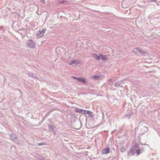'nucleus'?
<instances>
[{"instance_id": "nucleus-1", "label": "nucleus", "mask_w": 160, "mask_h": 160, "mask_svg": "<svg viewBox=\"0 0 160 160\" xmlns=\"http://www.w3.org/2000/svg\"><path fill=\"white\" fill-rule=\"evenodd\" d=\"M139 148V145L137 144H135L130 149V152L128 153V155L129 156L130 154H131V155H133L136 153L137 155L140 154V149Z\"/></svg>"}, {"instance_id": "nucleus-2", "label": "nucleus", "mask_w": 160, "mask_h": 160, "mask_svg": "<svg viewBox=\"0 0 160 160\" xmlns=\"http://www.w3.org/2000/svg\"><path fill=\"white\" fill-rule=\"evenodd\" d=\"M36 44V43L33 40L29 39L26 41V46L29 48H34Z\"/></svg>"}, {"instance_id": "nucleus-3", "label": "nucleus", "mask_w": 160, "mask_h": 160, "mask_svg": "<svg viewBox=\"0 0 160 160\" xmlns=\"http://www.w3.org/2000/svg\"><path fill=\"white\" fill-rule=\"evenodd\" d=\"M46 30V29L45 28L43 29L42 31H39L37 34V38H38L42 37L43 36Z\"/></svg>"}, {"instance_id": "nucleus-4", "label": "nucleus", "mask_w": 160, "mask_h": 160, "mask_svg": "<svg viewBox=\"0 0 160 160\" xmlns=\"http://www.w3.org/2000/svg\"><path fill=\"white\" fill-rule=\"evenodd\" d=\"M92 56L96 60H99L100 59V57L98 55L95 53H93L92 54Z\"/></svg>"}, {"instance_id": "nucleus-5", "label": "nucleus", "mask_w": 160, "mask_h": 160, "mask_svg": "<svg viewBox=\"0 0 160 160\" xmlns=\"http://www.w3.org/2000/svg\"><path fill=\"white\" fill-rule=\"evenodd\" d=\"M10 138L12 140L15 141L17 139V137L15 134H12L10 135Z\"/></svg>"}, {"instance_id": "nucleus-6", "label": "nucleus", "mask_w": 160, "mask_h": 160, "mask_svg": "<svg viewBox=\"0 0 160 160\" xmlns=\"http://www.w3.org/2000/svg\"><path fill=\"white\" fill-rule=\"evenodd\" d=\"M110 151V149L109 148H107L106 149H104L102 151L103 154H107Z\"/></svg>"}, {"instance_id": "nucleus-7", "label": "nucleus", "mask_w": 160, "mask_h": 160, "mask_svg": "<svg viewBox=\"0 0 160 160\" xmlns=\"http://www.w3.org/2000/svg\"><path fill=\"white\" fill-rule=\"evenodd\" d=\"M99 56L101 57V59L102 61H106L107 60V57L106 56H103L102 54H99Z\"/></svg>"}, {"instance_id": "nucleus-8", "label": "nucleus", "mask_w": 160, "mask_h": 160, "mask_svg": "<svg viewBox=\"0 0 160 160\" xmlns=\"http://www.w3.org/2000/svg\"><path fill=\"white\" fill-rule=\"evenodd\" d=\"M140 48H135L133 50V52L139 54L140 52Z\"/></svg>"}, {"instance_id": "nucleus-9", "label": "nucleus", "mask_w": 160, "mask_h": 160, "mask_svg": "<svg viewBox=\"0 0 160 160\" xmlns=\"http://www.w3.org/2000/svg\"><path fill=\"white\" fill-rule=\"evenodd\" d=\"M79 82H82L84 84H86L87 83L85 79L84 78H80Z\"/></svg>"}, {"instance_id": "nucleus-10", "label": "nucleus", "mask_w": 160, "mask_h": 160, "mask_svg": "<svg viewBox=\"0 0 160 160\" xmlns=\"http://www.w3.org/2000/svg\"><path fill=\"white\" fill-rule=\"evenodd\" d=\"M82 110L81 109L76 108L75 110V112H77L79 113H82Z\"/></svg>"}, {"instance_id": "nucleus-11", "label": "nucleus", "mask_w": 160, "mask_h": 160, "mask_svg": "<svg viewBox=\"0 0 160 160\" xmlns=\"http://www.w3.org/2000/svg\"><path fill=\"white\" fill-rule=\"evenodd\" d=\"M92 78L94 79H98L100 78V76L99 75H95L92 76Z\"/></svg>"}, {"instance_id": "nucleus-12", "label": "nucleus", "mask_w": 160, "mask_h": 160, "mask_svg": "<svg viewBox=\"0 0 160 160\" xmlns=\"http://www.w3.org/2000/svg\"><path fill=\"white\" fill-rule=\"evenodd\" d=\"M146 53V52L145 51H143V50L142 49H140V52H139V53H140V54H144Z\"/></svg>"}, {"instance_id": "nucleus-13", "label": "nucleus", "mask_w": 160, "mask_h": 160, "mask_svg": "<svg viewBox=\"0 0 160 160\" xmlns=\"http://www.w3.org/2000/svg\"><path fill=\"white\" fill-rule=\"evenodd\" d=\"M121 83V82H118L115 83L114 84V86L115 87H118Z\"/></svg>"}, {"instance_id": "nucleus-14", "label": "nucleus", "mask_w": 160, "mask_h": 160, "mask_svg": "<svg viewBox=\"0 0 160 160\" xmlns=\"http://www.w3.org/2000/svg\"><path fill=\"white\" fill-rule=\"evenodd\" d=\"M75 60H72L69 63V65H73V64H75Z\"/></svg>"}, {"instance_id": "nucleus-15", "label": "nucleus", "mask_w": 160, "mask_h": 160, "mask_svg": "<svg viewBox=\"0 0 160 160\" xmlns=\"http://www.w3.org/2000/svg\"><path fill=\"white\" fill-rule=\"evenodd\" d=\"M48 128H49L50 129H51V130L53 128V127L50 125H48Z\"/></svg>"}, {"instance_id": "nucleus-16", "label": "nucleus", "mask_w": 160, "mask_h": 160, "mask_svg": "<svg viewBox=\"0 0 160 160\" xmlns=\"http://www.w3.org/2000/svg\"><path fill=\"white\" fill-rule=\"evenodd\" d=\"M88 114L90 117H92L93 116L92 112L91 111L89 112V113H88Z\"/></svg>"}, {"instance_id": "nucleus-17", "label": "nucleus", "mask_w": 160, "mask_h": 160, "mask_svg": "<svg viewBox=\"0 0 160 160\" xmlns=\"http://www.w3.org/2000/svg\"><path fill=\"white\" fill-rule=\"evenodd\" d=\"M73 78L74 79H76L77 80H78V81H79V80H80V78H78V77H73Z\"/></svg>"}, {"instance_id": "nucleus-18", "label": "nucleus", "mask_w": 160, "mask_h": 160, "mask_svg": "<svg viewBox=\"0 0 160 160\" xmlns=\"http://www.w3.org/2000/svg\"><path fill=\"white\" fill-rule=\"evenodd\" d=\"M44 145V143H37V145L38 146H41L43 145Z\"/></svg>"}, {"instance_id": "nucleus-19", "label": "nucleus", "mask_w": 160, "mask_h": 160, "mask_svg": "<svg viewBox=\"0 0 160 160\" xmlns=\"http://www.w3.org/2000/svg\"><path fill=\"white\" fill-rule=\"evenodd\" d=\"M75 64L76 65L78 64L79 63V61L77 60H75Z\"/></svg>"}, {"instance_id": "nucleus-20", "label": "nucleus", "mask_w": 160, "mask_h": 160, "mask_svg": "<svg viewBox=\"0 0 160 160\" xmlns=\"http://www.w3.org/2000/svg\"><path fill=\"white\" fill-rule=\"evenodd\" d=\"M86 110L82 109V113H81L86 114Z\"/></svg>"}, {"instance_id": "nucleus-21", "label": "nucleus", "mask_w": 160, "mask_h": 160, "mask_svg": "<svg viewBox=\"0 0 160 160\" xmlns=\"http://www.w3.org/2000/svg\"><path fill=\"white\" fill-rule=\"evenodd\" d=\"M51 131L52 132H53V133H54V134H56L55 131L54 130V128L52 129L51 130Z\"/></svg>"}, {"instance_id": "nucleus-22", "label": "nucleus", "mask_w": 160, "mask_h": 160, "mask_svg": "<svg viewBox=\"0 0 160 160\" xmlns=\"http://www.w3.org/2000/svg\"><path fill=\"white\" fill-rule=\"evenodd\" d=\"M144 151V150L143 149H141V150H140V154L143 152Z\"/></svg>"}, {"instance_id": "nucleus-23", "label": "nucleus", "mask_w": 160, "mask_h": 160, "mask_svg": "<svg viewBox=\"0 0 160 160\" xmlns=\"http://www.w3.org/2000/svg\"><path fill=\"white\" fill-rule=\"evenodd\" d=\"M90 111H87L86 110V113H87V114H88L89 113V112Z\"/></svg>"}, {"instance_id": "nucleus-24", "label": "nucleus", "mask_w": 160, "mask_h": 160, "mask_svg": "<svg viewBox=\"0 0 160 160\" xmlns=\"http://www.w3.org/2000/svg\"><path fill=\"white\" fill-rule=\"evenodd\" d=\"M59 2L60 3H64V1H60Z\"/></svg>"}, {"instance_id": "nucleus-25", "label": "nucleus", "mask_w": 160, "mask_h": 160, "mask_svg": "<svg viewBox=\"0 0 160 160\" xmlns=\"http://www.w3.org/2000/svg\"><path fill=\"white\" fill-rule=\"evenodd\" d=\"M43 2V3H45V0H41Z\"/></svg>"}, {"instance_id": "nucleus-26", "label": "nucleus", "mask_w": 160, "mask_h": 160, "mask_svg": "<svg viewBox=\"0 0 160 160\" xmlns=\"http://www.w3.org/2000/svg\"><path fill=\"white\" fill-rule=\"evenodd\" d=\"M58 49V48H57V49H56V51H57Z\"/></svg>"}, {"instance_id": "nucleus-27", "label": "nucleus", "mask_w": 160, "mask_h": 160, "mask_svg": "<svg viewBox=\"0 0 160 160\" xmlns=\"http://www.w3.org/2000/svg\"><path fill=\"white\" fill-rule=\"evenodd\" d=\"M40 160H43V159H40Z\"/></svg>"}]
</instances>
